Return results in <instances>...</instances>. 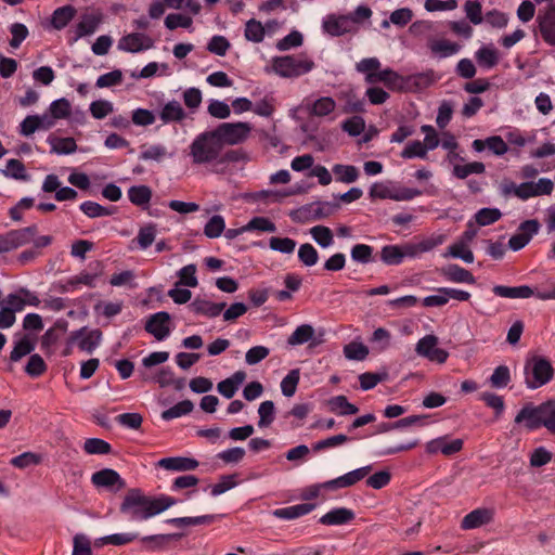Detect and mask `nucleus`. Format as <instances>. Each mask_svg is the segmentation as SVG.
Here are the masks:
<instances>
[{"label": "nucleus", "instance_id": "obj_1", "mask_svg": "<svg viewBox=\"0 0 555 555\" xmlns=\"http://www.w3.org/2000/svg\"><path fill=\"white\" fill-rule=\"evenodd\" d=\"M176 504L177 500L169 495H149L139 488H132L124 496L119 511L129 521L142 522Z\"/></svg>", "mask_w": 555, "mask_h": 555}, {"label": "nucleus", "instance_id": "obj_2", "mask_svg": "<svg viewBox=\"0 0 555 555\" xmlns=\"http://www.w3.org/2000/svg\"><path fill=\"white\" fill-rule=\"evenodd\" d=\"M372 10L367 5H358L348 14H327L322 18V31L331 37H340L347 34H356L359 25L369 21Z\"/></svg>", "mask_w": 555, "mask_h": 555}, {"label": "nucleus", "instance_id": "obj_3", "mask_svg": "<svg viewBox=\"0 0 555 555\" xmlns=\"http://www.w3.org/2000/svg\"><path fill=\"white\" fill-rule=\"evenodd\" d=\"M194 165L223 164L228 158L222 156V144L214 130L197 134L189 146Z\"/></svg>", "mask_w": 555, "mask_h": 555}, {"label": "nucleus", "instance_id": "obj_4", "mask_svg": "<svg viewBox=\"0 0 555 555\" xmlns=\"http://www.w3.org/2000/svg\"><path fill=\"white\" fill-rule=\"evenodd\" d=\"M515 424H524L528 430L545 427L555 434V398L539 405L525 404L514 420Z\"/></svg>", "mask_w": 555, "mask_h": 555}, {"label": "nucleus", "instance_id": "obj_5", "mask_svg": "<svg viewBox=\"0 0 555 555\" xmlns=\"http://www.w3.org/2000/svg\"><path fill=\"white\" fill-rule=\"evenodd\" d=\"M314 62L307 54L274 56L271 60V70L282 78H296L310 73Z\"/></svg>", "mask_w": 555, "mask_h": 555}, {"label": "nucleus", "instance_id": "obj_6", "mask_svg": "<svg viewBox=\"0 0 555 555\" xmlns=\"http://www.w3.org/2000/svg\"><path fill=\"white\" fill-rule=\"evenodd\" d=\"M524 374L527 388L534 390L552 380L554 369L547 359L534 356L526 361Z\"/></svg>", "mask_w": 555, "mask_h": 555}, {"label": "nucleus", "instance_id": "obj_7", "mask_svg": "<svg viewBox=\"0 0 555 555\" xmlns=\"http://www.w3.org/2000/svg\"><path fill=\"white\" fill-rule=\"evenodd\" d=\"M371 470H372V466L366 465V466L353 469L351 472H348V473H346L337 478H334L332 480L312 485L307 489L305 499H307V500L315 499L319 495L321 489L336 490V489L351 487V486L356 485L357 482H359L360 480H362L363 478H365Z\"/></svg>", "mask_w": 555, "mask_h": 555}, {"label": "nucleus", "instance_id": "obj_8", "mask_svg": "<svg viewBox=\"0 0 555 555\" xmlns=\"http://www.w3.org/2000/svg\"><path fill=\"white\" fill-rule=\"evenodd\" d=\"M372 199H392L396 202L411 201L420 195L422 191L414 188L398 185L392 181L374 182L369 191Z\"/></svg>", "mask_w": 555, "mask_h": 555}, {"label": "nucleus", "instance_id": "obj_9", "mask_svg": "<svg viewBox=\"0 0 555 555\" xmlns=\"http://www.w3.org/2000/svg\"><path fill=\"white\" fill-rule=\"evenodd\" d=\"M477 234V227H475L473 220H469L467 222V229L463 232L456 242L447 248V251L443 254V256L461 259L465 263H473L475 258L473 251L470 250V244Z\"/></svg>", "mask_w": 555, "mask_h": 555}, {"label": "nucleus", "instance_id": "obj_10", "mask_svg": "<svg viewBox=\"0 0 555 555\" xmlns=\"http://www.w3.org/2000/svg\"><path fill=\"white\" fill-rule=\"evenodd\" d=\"M215 134L222 144L236 145L247 140L251 132L249 122H223L214 129Z\"/></svg>", "mask_w": 555, "mask_h": 555}, {"label": "nucleus", "instance_id": "obj_11", "mask_svg": "<svg viewBox=\"0 0 555 555\" xmlns=\"http://www.w3.org/2000/svg\"><path fill=\"white\" fill-rule=\"evenodd\" d=\"M492 292L495 296L501 297V298L527 299L532 296H535L540 300L555 299V287L550 291L534 292L528 285H519V286L494 285L492 287Z\"/></svg>", "mask_w": 555, "mask_h": 555}, {"label": "nucleus", "instance_id": "obj_12", "mask_svg": "<svg viewBox=\"0 0 555 555\" xmlns=\"http://www.w3.org/2000/svg\"><path fill=\"white\" fill-rule=\"evenodd\" d=\"M36 233L37 227L30 225L23 229L12 230L0 235V255L30 243Z\"/></svg>", "mask_w": 555, "mask_h": 555}, {"label": "nucleus", "instance_id": "obj_13", "mask_svg": "<svg viewBox=\"0 0 555 555\" xmlns=\"http://www.w3.org/2000/svg\"><path fill=\"white\" fill-rule=\"evenodd\" d=\"M415 351L418 356L439 364L444 363L449 357L447 350L438 348V337L431 334L422 337L417 341Z\"/></svg>", "mask_w": 555, "mask_h": 555}, {"label": "nucleus", "instance_id": "obj_14", "mask_svg": "<svg viewBox=\"0 0 555 555\" xmlns=\"http://www.w3.org/2000/svg\"><path fill=\"white\" fill-rule=\"evenodd\" d=\"M541 225L538 220L530 219L521 222L517 229V232L513 234L508 240V247L518 251L529 244L531 238L538 234Z\"/></svg>", "mask_w": 555, "mask_h": 555}, {"label": "nucleus", "instance_id": "obj_15", "mask_svg": "<svg viewBox=\"0 0 555 555\" xmlns=\"http://www.w3.org/2000/svg\"><path fill=\"white\" fill-rule=\"evenodd\" d=\"M154 47V40L143 33H130L122 36L117 43V49L128 53H140Z\"/></svg>", "mask_w": 555, "mask_h": 555}, {"label": "nucleus", "instance_id": "obj_16", "mask_svg": "<svg viewBox=\"0 0 555 555\" xmlns=\"http://www.w3.org/2000/svg\"><path fill=\"white\" fill-rule=\"evenodd\" d=\"M463 446L464 441L460 438L450 439L449 436H441L429 440L425 444V451L430 455L441 453L446 456H451L459 453Z\"/></svg>", "mask_w": 555, "mask_h": 555}, {"label": "nucleus", "instance_id": "obj_17", "mask_svg": "<svg viewBox=\"0 0 555 555\" xmlns=\"http://www.w3.org/2000/svg\"><path fill=\"white\" fill-rule=\"evenodd\" d=\"M145 331L158 341L165 340L170 335V314L159 311L151 314L145 323Z\"/></svg>", "mask_w": 555, "mask_h": 555}, {"label": "nucleus", "instance_id": "obj_18", "mask_svg": "<svg viewBox=\"0 0 555 555\" xmlns=\"http://www.w3.org/2000/svg\"><path fill=\"white\" fill-rule=\"evenodd\" d=\"M91 482L96 488H104L113 492H118L126 487L121 476L112 468H103L92 474Z\"/></svg>", "mask_w": 555, "mask_h": 555}, {"label": "nucleus", "instance_id": "obj_19", "mask_svg": "<svg viewBox=\"0 0 555 555\" xmlns=\"http://www.w3.org/2000/svg\"><path fill=\"white\" fill-rule=\"evenodd\" d=\"M70 339L77 344L81 351L91 353L100 346L102 332L100 330L81 327L72 334Z\"/></svg>", "mask_w": 555, "mask_h": 555}, {"label": "nucleus", "instance_id": "obj_20", "mask_svg": "<svg viewBox=\"0 0 555 555\" xmlns=\"http://www.w3.org/2000/svg\"><path fill=\"white\" fill-rule=\"evenodd\" d=\"M158 117L164 125L181 124L188 118V113L179 101L171 100L162 106Z\"/></svg>", "mask_w": 555, "mask_h": 555}, {"label": "nucleus", "instance_id": "obj_21", "mask_svg": "<svg viewBox=\"0 0 555 555\" xmlns=\"http://www.w3.org/2000/svg\"><path fill=\"white\" fill-rule=\"evenodd\" d=\"M225 308V302H214L206 298L196 297L189 309L196 315H203L209 319L217 318Z\"/></svg>", "mask_w": 555, "mask_h": 555}, {"label": "nucleus", "instance_id": "obj_22", "mask_svg": "<svg viewBox=\"0 0 555 555\" xmlns=\"http://www.w3.org/2000/svg\"><path fill=\"white\" fill-rule=\"evenodd\" d=\"M156 465L170 472H190L196 469L199 463L193 457L170 456L160 459Z\"/></svg>", "mask_w": 555, "mask_h": 555}, {"label": "nucleus", "instance_id": "obj_23", "mask_svg": "<svg viewBox=\"0 0 555 555\" xmlns=\"http://www.w3.org/2000/svg\"><path fill=\"white\" fill-rule=\"evenodd\" d=\"M436 81L435 72L429 69L423 73L405 76L404 90L408 92L422 91Z\"/></svg>", "mask_w": 555, "mask_h": 555}, {"label": "nucleus", "instance_id": "obj_24", "mask_svg": "<svg viewBox=\"0 0 555 555\" xmlns=\"http://www.w3.org/2000/svg\"><path fill=\"white\" fill-rule=\"evenodd\" d=\"M501 192L504 196L514 195L521 201L535 197L533 182L531 181H526L520 184H516L513 181H504L501 185Z\"/></svg>", "mask_w": 555, "mask_h": 555}, {"label": "nucleus", "instance_id": "obj_25", "mask_svg": "<svg viewBox=\"0 0 555 555\" xmlns=\"http://www.w3.org/2000/svg\"><path fill=\"white\" fill-rule=\"evenodd\" d=\"M493 518V511L489 508H476L462 519L461 527L464 530L479 528L489 524Z\"/></svg>", "mask_w": 555, "mask_h": 555}, {"label": "nucleus", "instance_id": "obj_26", "mask_svg": "<svg viewBox=\"0 0 555 555\" xmlns=\"http://www.w3.org/2000/svg\"><path fill=\"white\" fill-rule=\"evenodd\" d=\"M441 275L446 281L452 283L475 284L476 279L473 273L459 264L451 263L441 269Z\"/></svg>", "mask_w": 555, "mask_h": 555}, {"label": "nucleus", "instance_id": "obj_27", "mask_svg": "<svg viewBox=\"0 0 555 555\" xmlns=\"http://www.w3.org/2000/svg\"><path fill=\"white\" fill-rule=\"evenodd\" d=\"M354 519V513L347 507H335L320 518V524L325 526H341Z\"/></svg>", "mask_w": 555, "mask_h": 555}, {"label": "nucleus", "instance_id": "obj_28", "mask_svg": "<svg viewBox=\"0 0 555 555\" xmlns=\"http://www.w3.org/2000/svg\"><path fill=\"white\" fill-rule=\"evenodd\" d=\"M246 379L244 371H236L230 377L221 380L217 385L218 392L227 399H231Z\"/></svg>", "mask_w": 555, "mask_h": 555}, {"label": "nucleus", "instance_id": "obj_29", "mask_svg": "<svg viewBox=\"0 0 555 555\" xmlns=\"http://www.w3.org/2000/svg\"><path fill=\"white\" fill-rule=\"evenodd\" d=\"M475 60L481 68L491 69L498 65L500 54L493 44H483L475 52Z\"/></svg>", "mask_w": 555, "mask_h": 555}, {"label": "nucleus", "instance_id": "obj_30", "mask_svg": "<svg viewBox=\"0 0 555 555\" xmlns=\"http://www.w3.org/2000/svg\"><path fill=\"white\" fill-rule=\"evenodd\" d=\"M428 48L434 56L438 59H447L457 54L461 51V46L448 39H436L428 43Z\"/></svg>", "mask_w": 555, "mask_h": 555}, {"label": "nucleus", "instance_id": "obj_31", "mask_svg": "<svg viewBox=\"0 0 555 555\" xmlns=\"http://www.w3.org/2000/svg\"><path fill=\"white\" fill-rule=\"evenodd\" d=\"M314 509V504L300 503L292 506L276 508L272 512L273 516L279 519L293 520L301 516L308 515Z\"/></svg>", "mask_w": 555, "mask_h": 555}, {"label": "nucleus", "instance_id": "obj_32", "mask_svg": "<svg viewBox=\"0 0 555 555\" xmlns=\"http://www.w3.org/2000/svg\"><path fill=\"white\" fill-rule=\"evenodd\" d=\"M538 22L543 40L550 46H555V10L540 15Z\"/></svg>", "mask_w": 555, "mask_h": 555}, {"label": "nucleus", "instance_id": "obj_33", "mask_svg": "<svg viewBox=\"0 0 555 555\" xmlns=\"http://www.w3.org/2000/svg\"><path fill=\"white\" fill-rule=\"evenodd\" d=\"M404 79L405 76L400 75L393 69L387 67L380 69L377 73L376 83L383 82L390 90L403 91L404 90Z\"/></svg>", "mask_w": 555, "mask_h": 555}, {"label": "nucleus", "instance_id": "obj_34", "mask_svg": "<svg viewBox=\"0 0 555 555\" xmlns=\"http://www.w3.org/2000/svg\"><path fill=\"white\" fill-rule=\"evenodd\" d=\"M223 517L222 514H209L194 517H177L167 519V524H172L179 527L185 526H198V525H210Z\"/></svg>", "mask_w": 555, "mask_h": 555}, {"label": "nucleus", "instance_id": "obj_35", "mask_svg": "<svg viewBox=\"0 0 555 555\" xmlns=\"http://www.w3.org/2000/svg\"><path fill=\"white\" fill-rule=\"evenodd\" d=\"M336 108V102L331 96H320L308 105V112L315 117H326Z\"/></svg>", "mask_w": 555, "mask_h": 555}, {"label": "nucleus", "instance_id": "obj_36", "mask_svg": "<svg viewBox=\"0 0 555 555\" xmlns=\"http://www.w3.org/2000/svg\"><path fill=\"white\" fill-rule=\"evenodd\" d=\"M356 68L365 76V81L370 85L376 83L377 73L380 70V62L377 57L362 59L357 63Z\"/></svg>", "mask_w": 555, "mask_h": 555}, {"label": "nucleus", "instance_id": "obj_37", "mask_svg": "<svg viewBox=\"0 0 555 555\" xmlns=\"http://www.w3.org/2000/svg\"><path fill=\"white\" fill-rule=\"evenodd\" d=\"M332 172L337 182L345 184L353 183L360 177L359 169L353 165L335 164L332 167Z\"/></svg>", "mask_w": 555, "mask_h": 555}, {"label": "nucleus", "instance_id": "obj_38", "mask_svg": "<svg viewBox=\"0 0 555 555\" xmlns=\"http://www.w3.org/2000/svg\"><path fill=\"white\" fill-rule=\"evenodd\" d=\"M327 406L331 412L343 416L352 415L359 411V409L354 404L350 403L347 397L343 395L330 398Z\"/></svg>", "mask_w": 555, "mask_h": 555}, {"label": "nucleus", "instance_id": "obj_39", "mask_svg": "<svg viewBox=\"0 0 555 555\" xmlns=\"http://www.w3.org/2000/svg\"><path fill=\"white\" fill-rule=\"evenodd\" d=\"M48 143L51 145V152L57 155H69L77 151V144L73 138L50 135Z\"/></svg>", "mask_w": 555, "mask_h": 555}, {"label": "nucleus", "instance_id": "obj_40", "mask_svg": "<svg viewBox=\"0 0 555 555\" xmlns=\"http://www.w3.org/2000/svg\"><path fill=\"white\" fill-rule=\"evenodd\" d=\"M244 37L247 41L259 43L266 37V27L255 18H250L245 23Z\"/></svg>", "mask_w": 555, "mask_h": 555}, {"label": "nucleus", "instance_id": "obj_41", "mask_svg": "<svg viewBox=\"0 0 555 555\" xmlns=\"http://www.w3.org/2000/svg\"><path fill=\"white\" fill-rule=\"evenodd\" d=\"M76 9L72 5L57 8L51 17V24L55 29H63L74 18Z\"/></svg>", "mask_w": 555, "mask_h": 555}, {"label": "nucleus", "instance_id": "obj_42", "mask_svg": "<svg viewBox=\"0 0 555 555\" xmlns=\"http://www.w3.org/2000/svg\"><path fill=\"white\" fill-rule=\"evenodd\" d=\"M1 172L4 177L14 180L28 181L30 179L24 164L15 158L9 159L5 168Z\"/></svg>", "mask_w": 555, "mask_h": 555}, {"label": "nucleus", "instance_id": "obj_43", "mask_svg": "<svg viewBox=\"0 0 555 555\" xmlns=\"http://www.w3.org/2000/svg\"><path fill=\"white\" fill-rule=\"evenodd\" d=\"M129 201L137 206H147L152 198V191L146 185H133L128 190Z\"/></svg>", "mask_w": 555, "mask_h": 555}, {"label": "nucleus", "instance_id": "obj_44", "mask_svg": "<svg viewBox=\"0 0 555 555\" xmlns=\"http://www.w3.org/2000/svg\"><path fill=\"white\" fill-rule=\"evenodd\" d=\"M99 24V17L94 15H83L81 21L76 25L74 40L92 35L98 29Z\"/></svg>", "mask_w": 555, "mask_h": 555}, {"label": "nucleus", "instance_id": "obj_45", "mask_svg": "<svg viewBox=\"0 0 555 555\" xmlns=\"http://www.w3.org/2000/svg\"><path fill=\"white\" fill-rule=\"evenodd\" d=\"M309 232L313 241L322 248H328L334 244L333 232L325 225H314Z\"/></svg>", "mask_w": 555, "mask_h": 555}, {"label": "nucleus", "instance_id": "obj_46", "mask_svg": "<svg viewBox=\"0 0 555 555\" xmlns=\"http://www.w3.org/2000/svg\"><path fill=\"white\" fill-rule=\"evenodd\" d=\"M486 166L481 162H472L465 165L456 164L453 166L452 173L457 179H466L470 175H482Z\"/></svg>", "mask_w": 555, "mask_h": 555}, {"label": "nucleus", "instance_id": "obj_47", "mask_svg": "<svg viewBox=\"0 0 555 555\" xmlns=\"http://www.w3.org/2000/svg\"><path fill=\"white\" fill-rule=\"evenodd\" d=\"M157 234V228L154 223H147L139 229L135 242L140 249L145 250L155 241Z\"/></svg>", "mask_w": 555, "mask_h": 555}, {"label": "nucleus", "instance_id": "obj_48", "mask_svg": "<svg viewBox=\"0 0 555 555\" xmlns=\"http://www.w3.org/2000/svg\"><path fill=\"white\" fill-rule=\"evenodd\" d=\"M313 336L314 328L310 324H301L287 338V344L291 346L304 345L311 340Z\"/></svg>", "mask_w": 555, "mask_h": 555}, {"label": "nucleus", "instance_id": "obj_49", "mask_svg": "<svg viewBox=\"0 0 555 555\" xmlns=\"http://www.w3.org/2000/svg\"><path fill=\"white\" fill-rule=\"evenodd\" d=\"M194 409V404L191 400H182L171 408L162 412V418L164 421H171L173 418L181 417L190 414Z\"/></svg>", "mask_w": 555, "mask_h": 555}, {"label": "nucleus", "instance_id": "obj_50", "mask_svg": "<svg viewBox=\"0 0 555 555\" xmlns=\"http://www.w3.org/2000/svg\"><path fill=\"white\" fill-rule=\"evenodd\" d=\"M139 538L135 532H120L102 537L98 540L101 545L121 546L135 541Z\"/></svg>", "mask_w": 555, "mask_h": 555}, {"label": "nucleus", "instance_id": "obj_51", "mask_svg": "<svg viewBox=\"0 0 555 555\" xmlns=\"http://www.w3.org/2000/svg\"><path fill=\"white\" fill-rule=\"evenodd\" d=\"M502 217V212L498 208L485 207L479 209L474 216L475 225L486 227L493 224Z\"/></svg>", "mask_w": 555, "mask_h": 555}, {"label": "nucleus", "instance_id": "obj_52", "mask_svg": "<svg viewBox=\"0 0 555 555\" xmlns=\"http://www.w3.org/2000/svg\"><path fill=\"white\" fill-rule=\"evenodd\" d=\"M253 112L260 117H271L275 112V99L272 93H268L260 101L253 103Z\"/></svg>", "mask_w": 555, "mask_h": 555}, {"label": "nucleus", "instance_id": "obj_53", "mask_svg": "<svg viewBox=\"0 0 555 555\" xmlns=\"http://www.w3.org/2000/svg\"><path fill=\"white\" fill-rule=\"evenodd\" d=\"M300 380L299 369L291 370L281 382V391L285 397H293Z\"/></svg>", "mask_w": 555, "mask_h": 555}, {"label": "nucleus", "instance_id": "obj_54", "mask_svg": "<svg viewBox=\"0 0 555 555\" xmlns=\"http://www.w3.org/2000/svg\"><path fill=\"white\" fill-rule=\"evenodd\" d=\"M79 208L89 218L111 216L114 212L113 209L92 201L81 203Z\"/></svg>", "mask_w": 555, "mask_h": 555}, {"label": "nucleus", "instance_id": "obj_55", "mask_svg": "<svg viewBox=\"0 0 555 555\" xmlns=\"http://www.w3.org/2000/svg\"><path fill=\"white\" fill-rule=\"evenodd\" d=\"M225 230V221L224 218L221 215H215L212 216L205 224L204 227V234L208 238H217L222 233H224Z\"/></svg>", "mask_w": 555, "mask_h": 555}, {"label": "nucleus", "instance_id": "obj_56", "mask_svg": "<svg viewBox=\"0 0 555 555\" xmlns=\"http://www.w3.org/2000/svg\"><path fill=\"white\" fill-rule=\"evenodd\" d=\"M428 151L423 142L418 140H414L409 142L405 147L402 150L400 156L404 159H413L421 158L425 159L427 157Z\"/></svg>", "mask_w": 555, "mask_h": 555}, {"label": "nucleus", "instance_id": "obj_57", "mask_svg": "<svg viewBox=\"0 0 555 555\" xmlns=\"http://www.w3.org/2000/svg\"><path fill=\"white\" fill-rule=\"evenodd\" d=\"M259 421L258 426L264 428L270 426L275 418V405L273 401L267 400L260 403L258 408Z\"/></svg>", "mask_w": 555, "mask_h": 555}, {"label": "nucleus", "instance_id": "obj_58", "mask_svg": "<svg viewBox=\"0 0 555 555\" xmlns=\"http://www.w3.org/2000/svg\"><path fill=\"white\" fill-rule=\"evenodd\" d=\"M369 354V348L361 341H351L344 346V356L348 360L362 361Z\"/></svg>", "mask_w": 555, "mask_h": 555}, {"label": "nucleus", "instance_id": "obj_59", "mask_svg": "<svg viewBox=\"0 0 555 555\" xmlns=\"http://www.w3.org/2000/svg\"><path fill=\"white\" fill-rule=\"evenodd\" d=\"M380 259L388 266H397L403 261V254L399 245H386L382 248Z\"/></svg>", "mask_w": 555, "mask_h": 555}, {"label": "nucleus", "instance_id": "obj_60", "mask_svg": "<svg viewBox=\"0 0 555 555\" xmlns=\"http://www.w3.org/2000/svg\"><path fill=\"white\" fill-rule=\"evenodd\" d=\"M167 156H171V154H168L165 145L153 144L141 151L139 158L145 162L153 160L159 163Z\"/></svg>", "mask_w": 555, "mask_h": 555}, {"label": "nucleus", "instance_id": "obj_61", "mask_svg": "<svg viewBox=\"0 0 555 555\" xmlns=\"http://www.w3.org/2000/svg\"><path fill=\"white\" fill-rule=\"evenodd\" d=\"M511 382V372L506 365H499L494 369L489 378V383L493 388H505Z\"/></svg>", "mask_w": 555, "mask_h": 555}, {"label": "nucleus", "instance_id": "obj_62", "mask_svg": "<svg viewBox=\"0 0 555 555\" xmlns=\"http://www.w3.org/2000/svg\"><path fill=\"white\" fill-rule=\"evenodd\" d=\"M351 259L358 263H370L373 261V247L366 244H356L350 250Z\"/></svg>", "mask_w": 555, "mask_h": 555}, {"label": "nucleus", "instance_id": "obj_63", "mask_svg": "<svg viewBox=\"0 0 555 555\" xmlns=\"http://www.w3.org/2000/svg\"><path fill=\"white\" fill-rule=\"evenodd\" d=\"M304 37L298 30H292L288 35L278 40L275 48L279 51H288L291 49L298 48L302 44Z\"/></svg>", "mask_w": 555, "mask_h": 555}, {"label": "nucleus", "instance_id": "obj_64", "mask_svg": "<svg viewBox=\"0 0 555 555\" xmlns=\"http://www.w3.org/2000/svg\"><path fill=\"white\" fill-rule=\"evenodd\" d=\"M90 114L95 119H103L114 112V104L108 100H95L89 105Z\"/></svg>", "mask_w": 555, "mask_h": 555}]
</instances>
